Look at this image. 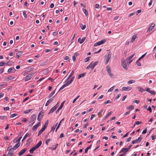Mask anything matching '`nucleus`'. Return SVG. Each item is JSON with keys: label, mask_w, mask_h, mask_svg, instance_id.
<instances>
[{"label": "nucleus", "mask_w": 156, "mask_h": 156, "mask_svg": "<svg viewBox=\"0 0 156 156\" xmlns=\"http://www.w3.org/2000/svg\"><path fill=\"white\" fill-rule=\"evenodd\" d=\"M74 78V76H73L72 78H71L70 80L68 81L65 84H64L61 87H60L59 91H60L62 90L65 87L69 86L73 81Z\"/></svg>", "instance_id": "f257e3e1"}, {"label": "nucleus", "mask_w": 156, "mask_h": 156, "mask_svg": "<svg viewBox=\"0 0 156 156\" xmlns=\"http://www.w3.org/2000/svg\"><path fill=\"white\" fill-rule=\"evenodd\" d=\"M98 61L95 62H92L90 63L86 67L87 69H88L90 68L92 70L93 69L94 67L98 64Z\"/></svg>", "instance_id": "f03ea898"}, {"label": "nucleus", "mask_w": 156, "mask_h": 156, "mask_svg": "<svg viewBox=\"0 0 156 156\" xmlns=\"http://www.w3.org/2000/svg\"><path fill=\"white\" fill-rule=\"evenodd\" d=\"M105 59L106 60V61L105 62V64L106 65L108 63L109 61L111 58V53L110 52H109L107 55L105 56Z\"/></svg>", "instance_id": "7ed1b4c3"}, {"label": "nucleus", "mask_w": 156, "mask_h": 156, "mask_svg": "<svg viewBox=\"0 0 156 156\" xmlns=\"http://www.w3.org/2000/svg\"><path fill=\"white\" fill-rule=\"evenodd\" d=\"M106 71L109 74V76L111 77H112L113 76V75L112 73H111V67L109 66H107L106 67Z\"/></svg>", "instance_id": "20e7f679"}, {"label": "nucleus", "mask_w": 156, "mask_h": 156, "mask_svg": "<svg viewBox=\"0 0 156 156\" xmlns=\"http://www.w3.org/2000/svg\"><path fill=\"white\" fill-rule=\"evenodd\" d=\"M106 41V40L105 39L102 40L101 41L98 42H97L96 43H95L94 45V46H96L98 45H101L104 44V43Z\"/></svg>", "instance_id": "39448f33"}, {"label": "nucleus", "mask_w": 156, "mask_h": 156, "mask_svg": "<svg viewBox=\"0 0 156 156\" xmlns=\"http://www.w3.org/2000/svg\"><path fill=\"white\" fill-rule=\"evenodd\" d=\"M122 66L124 68L126 69H127V65L125 62V61L124 59H122L121 62Z\"/></svg>", "instance_id": "423d86ee"}, {"label": "nucleus", "mask_w": 156, "mask_h": 156, "mask_svg": "<svg viewBox=\"0 0 156 156\" xmlns=\"http://www.w3.org/2000/svg\"><path fill=\"white\" fill-rule=\"evenodd\" d=\"M142 139V137H139L137 139L133 140L132 141V143L133 144L136 143H138L141 141Z\"/></svg>", "instance_id": "0eeeda50"}, {"label": "nucleus", "mask_w": 156, "mask_h": 156, "mask_svg": "<svg viewBox=\"0 0 156 156\" xmlns=\"http://www.w3.org/2000/svg\"><path fill=\"white\" fill-rule=\"evenodd\" d=\"M155 26V24L154 23H152L148 28L147 30V32L148 33L151 31L153 29Z\"/></svg>", "instance_id": "6e6552de"}, {"label": "nucleus", "mask_w": 156, "mask_h": 156, "mask_svg": "<svg viewBox=\"0 0 156 156\" xmlns=\"http://www.w3.org/2000/svg\"><path fill=\"white\" fill-rule=\"evenodd\" d=\"M132 89V87H123L122 88V91H128L131 90Z\"/></svg>", "instance_id": "1a4fd4ad"}, {"label": "nucleus", "mask_w": 156, "mask_h": 156, "mask_svg": "<svg viewBox=\"0 0 156 156\" xmlns=\"http://www.w3.org/2000/svg\"><path fill=\"white\" fill-rule=\"evenodd\" d=\"M58 103H57V105H55L54 107L51 108L49 112L48 113V114H51L53 112L57 109V105L58 104Z\"/></svg>", "instance_id": "9d476101"}, {"label": "nucleus", "mask_w": 156, "mask_h": 156, "mask_svg": "<svg viewBox=\"0 0 156 156\" xmlns=\"http://www.w3.org/2000/svg\"><path fill=\"white\" fill-rule=\"evenodd\" d=\"M129 150V148H124L121 150L120 152V153H121L122 152H124V154H124V155Z\"/></svg>", "instance_id": "9b49d317"}, {"label": "nucleus", "mask_w": 156, "mask_h": 156, "mask_svg": "<svg viewBox=\"0 0 156 156\" xmlns=\"http://www.w3.org/2000/svg\"><path fill=\"white\" fill-rule=\"evenodd\" d=\"M7 150L9 151L8 153L13 154L14 153V150L12 149V147H7Z\"/></svg>", "instance_id": "f8f14e48"}, {"label": "nucleus", "mask_w": 156, "mask_h": 156, "mask_svg": "<svg viewBox=\"0 0 156 156\" xmlns=\"http://www.w3.org/2000/svg\"><path fill=\"white\" fill-rule=\"evenodd\" d=\"M36 118V116L35 115H32L30 117V122L34 121L35 120Z\"/></svg>", "instance_id": "ddd939ff"}, {"label": "nucleus", "mask_w": 156, "mask_h": 156, "mask_svg": "<svg viewBox=\"0 0 156 156\" xmlns=\"http://www.w3.org/2000/svg\"><path fill=\"white\" fill-rule=\"evenodd\" d=\"M27 150V148H25L21 150L19 153V155L21 156L23 155L26 151Z\"/></svg>", "instance_id": "4468645a"}, {"label": "nucleus", "mask_w": 156, "mask_h": 156, "mask_svg": "<svg viewBox=\"0 0 156 156\" xmlns=\"http://www.w3.org/2000/svg\"><path fill=\"white\" fill-rule=\"evenodd\" d=\"M146 90L152 94L154 95L155 94V92L154 91L151 90L149 88H147Z\"/></svg>", "instance_id": "2eb2a0df"}, {"label": "nucleus", "mask_w": 156, "mask_h": 156, "mask_svg": "<svg viewBox=\"0 0 156 156\" xmlns=\"http://www.w3.org/2000/svg\"><path fill=\"white\" fill-rule=\"evenodd\" d=\"M40 124V122H39L35 125L32 128L33 130H36Z\"/></svg>", "instance_id": "dca6fc26"}, {"label": "nucleus", "mask_w": 156, "mask_h": 156, "mask_svg": "<svg viewBox=\"0 0 156 156\" xmlns=\"http://www.w3.org/2000/svg\"><path fill=\"white\" fill-rule=\"evenodd\" d=\"M136 88L138 90L141 92H143L145 91V90L141 87H136Z\"/></svg>", "instance_id": "f3484780"}, {"label": "nucleus", "mask_w": 156, "mask_h": 156, "mask_svg": "<svg viewBox=\"0 0 156 156\" xmlns=\"http://www.w3.org/2000/svg\"><path fill=\"white\" fill-rule=\"evenodd\" d=\"M44 113V112H42V111H41L40 112V113H39L38 115V117H37V120L38 121H40L41 120L42 117H43V115H42V117L41 118L40 117V114H42Z\"/></svg>", "instance_id": "a211bd4d"}, {"label": "nucleus", "mask_w": 156, "mask_h": 156, "mask_svg": "<svg viewBox=\"0 0 156 156\" xmlns=\"http://www.w3.org/2000/svg\"><path fill=\"white\" fill-rule=\"evenodd\" d=\"M31 78V75L29 74L27 75L25 79V81H27L30 80Z\"/></svg>", "instance_id": "6ab92c4d"}, {"label": "nucleus", "mask_w": 156, "mask_h": 156, "mask_svg": "<svg viewBox=\"0 0 156 156\" xmlns=\"http://www.w3.org/2000/svg\"><path fill=\"white\" fill-rule=\"evenodd\" d=\"M15 69L14 68H9L8 71V73H14L15 72Z\"/></svg>", "instance_id": "aec40b11"}, {"label": "nucleus", "mask_w": 156, "mask_h": 156, "mask_svg": "<svg viewBox=\"0 0 156 156\" xmlns=\"http://www.w3.org/2000/svg\"><path fill=\"white\" fill-rule=\"evenodd\" d=\"M14 78L12 76H9L8 77L5 78V80L7 81H8L9 80L13 79Z\"/></svg>", "instance_id": "412c9836"}, {"label": "nucleus", "mask_w": 156, "mask_h": 156, "mask_svg": "<svg viewBox=\"0 0 156 156\" xmlns=\"http://www.w3.org/2000/svg\"><path fill=\"white\" fill-rule=\"evenodd\" d=\"M42 141H40L34 147L36 148H38L41 144Z\"/></svg>", "instance_id": "4be33fe9"}, {"label": "nucleus", "mask_w": 156, "mask_h": 156, "mask_svg": "<svg viewBox=\"0 0 156 156\" xmlns=\"http://www.w3.org/2000/svg\"><path fill=\"white\" fill-rule=\"evenodd\" d=\"M23 54V53L21 51H19L16 54V57L17 58H19Z\"/></svg>", "instance_id": "5701e85b"}, {"label": "nucleus", "mask_w": 156, "mask_h": 156, "mask_svg": "<svg viewBox=\"0 0 156 156\" xmlns=\"http://www.w3.org/2000/svg\"><path fill=\"white\" fill-rule=\"evenodd\" d=\"M85 37H83L81 40L80 38H79L78 39V41H79L80 40V41H79L80 43V44H82L85 40Z\"/></svg>", "instance_id": "b1692460"}, {"label": "nucleus", "mask_w": 156, "mask_h": 156, "mask_svg": "<svg viewBox=\"0 0 156 156\" xmlns=\"http://www.w3.org/2000/svg\"><path fill=\"white\" fill-rule=\"evenodd\" d=\"M37 149L34 147H33L30 149V153L32 154L33 153V152L35 150H36Z\"/></svg>", "instance_id": "393cba45"}, {"label": "nucleus", "mask_w": 156, "mask_h": 156, "mask_svg": "<svg viewBox=\"0 0 156 156\" xmlns=\"http://www.w3.org/2000/svg\"><path fill=\"white\" fill-rule=\"evenodd\" d=\"M45 130V129L44 128H42V129L39 131L38 134V136H39Z\"/></svg>", "instance_id": "a878e982"}, {"label": "nucleus", "mask_w": 156, "mask_h": 156, "mask_svg": "<svg viewBox=\"0 0 156 156\" xmlns=\"http://www.w3.org/2000/svg\"><path fill=\"white\" fill-rule=\"evenodd\" d=\"M28 136H30V135L28 133H27L24 136L23 140H22V141H23Z\"/></svg>", "instance_id": "bb28decb"}, {"label": "nucleus", "mask_w": 156, "mask_h": 156, "mask_svg": "<svg viewBox=\"0 0 156 156\" xmlns=\"http://www.w3.org/2000/svg\"><path fill=\"white\" fill-rule=\"evenodd\" d=\"M136 38V35H134L133 36L131 40V43H133V42L134 41H135V39Z\"/></svg>", "instance_id": "cd10ccee"}, {"label": "nucleus", "mask_w": 156, "mask_h": 156, "mask_svg": "<svg viewBox=\"0 0 156 156\" xmlns=\"http://www.w3.org/2000/svg\"><path fill=\"white\" fill-rule=\"evenodd\" d=\"M82 10L85 14V16H87L88 15V11L85 9L83 8L82 9Z\"/></svg>", "instance_id": "c85d7f7f"}, {"label": "nucleus", "mask_w": 156, "mask_h": 156, "mask_svg": "<svg viewBox=\"0 0 156 156\" xmlns=\"http://www.w3.org/2000/svg\"><path fill=\"white\" fill-rule=\"evenodd\" d=\"M64 119V118H63V119H62L61 120V121L58 124L56 129V130H55V131L56 132L57 129H58V128L59 127V126H60V125L61 124V123L62 122Z\"/></svg>", "instance_id": "c756f323"}, {"label": "nucleus", "mask_w": 156, "mask_h": 156, "mask_svg": "<svg viewBox=\"0 0 156 156\" xmlns=\"http://www.w3.org/2000/svg\"><path fill=\"white\" fill-rule=\"evenodd\" d=\"M86 74V73H83L80 74L79 76V77L78 78V79H80L83 77L85 76Z\"/></svg>", "instance_id": "7c9ffc66"}, {"label": "nucleus", "mask_w": 156, "mask_h": 156, "mask_svg": "<svg viewBox=\"0 0 156 156\" xmlns=\"http://www.w3.org/2000/svg\"><path fill=\"white\" fill-rule=\"evenodd\" d=\"M32 141V140L30 138L28 139L27 142V145H29V144H30L31 142Z\"/></svg>", "instance_id": "2f4dec72"}, {"label": "nucleus", "mask_w": 156, "mask_h": 156, "mask_svg": "<svg viewBox=\"0 0 156 156\" xmlns=\"http://www.w3.org/2000/svg\"><path fill=\"white\" fill-rule=\"evenodd\" d=\"M92 145L91 144L85 150V153H86L88 151V150L90 149Z\"/></svg>", "instance_id": "473e14b6"}, {"label": "nucleus", "mask_w": 156, "mask_h": 156, "mask_svg": "<svg viewBox=\"0 0 156 156\" xmlns=\"http://www.w3.org/2000/svg\"><path fill=\"white\" fill-rule=\"evenodd\" d=\"M48 61H45L44 62H42L40 63V65L41 66H44L47 63Z\"/></svg>", "instance_id": "72a5a7b5"}, {"label": "nucleus", "mask_w": 156, "mask_h": 156, "mask_svg": "<svg viewBox=\"0 0 156 156\" xmlns=\"http://www.w3.org/2000/svg\"><path fill=\"white\" fill-rule=\"evenodd\" d=\"M57 124H58V123H57L55 125H54L52 126V127H51V131H54Z\"/></svg>", "instance_id": "f704fd0d"}, {"label": "nucleus", "mask_w": 156, "mask_h": 156, "mask_svg": "<svg viewBox=\"0 0 156 156\" xmlns=\"http://www.w3.org/2000/svg\"><path fill=\"white\" fill-rule=\"evenodd\" d=\"M134 108V106L133 105H130L129 107H126L127 109L129 110L133 109Z\"/></svg>", "instance_id": "c9c22d12"}, {"label": "nucleus", "mask_w": 156, "mask_h": 156, "mask_svg": "<svg viewBox=\"0 0 156 156\" xmlns=\"http://www.w3.org/2000/svg\"><path fill=\"white\" fill-rule=\"evenodd\" d=\"M135 81L134 80H131L128 81V84H132L135 83Z\"/></svg>", "instance_id": "e433bc0d"}, {"label": "nucleus", "mask_w": 156, "mask_h": 156, "mask_svg": "<svg viewBox=\"0 0 156 156\" xmlns=\"http://www.w3.org/2000/svg\"><path fill=\"white\" fill-rule=\"evenodd\" d=\"M64 103V101L63 102L61 103V104L60 106V107L58 109V110H59L62 108V107L63 106Z\"/></svg>", "instance_id": "4c0bfd02"}, {"label": "nucleus", "mask_w": 156, "mask_h": 156, "mask_svg": "<svg viewBox=\"0 0 156 156\" xmlns=\"http://www.w3.org/2000/svg\"><path fill=\"white\" fill-rule=\"evenodd\" d=\"M32 110V109H29L27 110L24 112V113L25 114H27L29 113V112H30L31 110Z\"/></svg>", "instance_id": "58836bf2"}, {"label": "nucleus", "mask_w": 156, "mask_h": 156, "mask_svg": "<svg viewBox=\"0 0 156 156\" xmlns=\"http://www.w3.org/2000/svg\"><path fill=\"white\" fill-rule=\"evenodd\" d=\"M80 27H81V29L82 30H84L85 29V28L86 27V26L85 25H83V24H82V25H80Z\"/></svg>", "instance_id": "ea45409f"}, {"label": "nucleus", "mask_w": 156, "mask_h": 156, "mask_svg": "<svg viewBox=\"0 0 156 156\" xmlns=\"http://www.w3.org/2000/svg\"><path fill=\"white\" fill-rule=\"evenodd\" d=\"M48 124V120H47V122H45V123L44 124V126L43 127V128H44L45 129L47 126Z\"/></svg>", "instance_id": "a19ab883"}, {"label": "nucleus", "mask_w": 156, "mask_h": 156, "mask_svg": "<svg viewBox=\"0 0 156 156\" xmlns=\"http://www.w3.org/2000/svg\"><path fill=\"white\" fill-rule=\"evenodd\" d=\"M54 100V99L53 98V99H52V98H51L50 99H49V100H48L47 102V103H48V104L49 105L51 103L53 100Z\"/></svg>", "instance_id": "79ce46f5"}, {"label": "nucleus", "mask_w": 156, "mask_h": 156, "mask_svg": "<svg viewBox=\"0 0 156 156\" xmlns=\"http://www.w3.org/2000/svg\"><path fill=\"white\" fill-rule=\"evenodd\" d=\"M140 60H139V59L137 61L136 64L138 66H141L140 62Z\"/></svg>", "instance_id": "37998d69"}, {"label": "nucleus", "mask_w": 156, "mask_h": 156, "mask_svg": "<svg viewBox=\"0 0 156 156\" xmlns=\"http://www.w3.org/2000/svg\"><path fill=\"white\" fill-rule=\"evenodd\" d=\"M23 16L25 18H27V14L26 13V12L25 11H23Z\"/></svg>", "instance_id": "c03bdc74"}, {"label": "nucleus", "mask_w": 156, "mask_h": 156, "mask_svg": "<svg viewBox=\"0 0 156 156\" xmlns=\"http://www.w3.org/2000/svg\"><path fill=\"white\" fill-rule=\"evenodd\" d=\"M7 118V116H0V119L1 120H3Z\"/></svg>", "instance_id": "a18cd8bd"}, {"label": "nucleus", "mask_w": 156, "mask_h": 156, "mask_svg": "<svg viewBox=\"0 0 156 156\" xmlns=\"http://www.w3.org/2000/svg\"><path fill=\"white\" fill-rule=\"evenodd\" d=\"M17 115V114L16 113L12 114H11V116H10V118H13L14 117L16 116Z\"/></svg>", "instance_id": "49530a36"}, {"label": "nucleus", "mask_w": 156, "mask_h": 156, "mask_svg": "<svg viewBox=\"0 0 156 156\" xmlns=\"http://www.w3.org/2000/svg\"><path fill=\"white\" fill-rule=\"evenodd\" d=\"M111 103V102L109 100H108L107 101H105V102H104V104L105 105H106V104H108Z\"/></svg>", "instance_id": "de8ad7c7"}, {"label": "nucleus", "mask_w": 156, "mask_h": 156, "mask_svg": "<svg viewBox=\"0 0 156 156\" xmlns=\"http://www.w3.org/2000/svg\"><path fill=\"white\" fill-rule=\"evenodd\" d=\"M51 140L50 139H48L45 141V144L47 145H48L49 142Z\"/></svg>", "instance_id": "09e8293b"}, {"label": "nucleus", "mask_w": 156, "mask_h": 156, "mask_svg": "<svg viewBox=\"0 0 156 156\" xmlns=\"http://www.w3.org/2000/svg\"><path fill=\"white\" fill-rule=\"evenodd\" d=\"M80 97V96L79 95L78 96H77L76 98H75L74 100L73 101V103H74L75 101H76V100L79 98Z\"/></svg>", "instance_id": "8fccbe9b"}, {"label": "nucleus", "mask_w": 156, "mask_h": 156, "mask_svg": "<svg viewBox=\"0 0 156 156\" xmlns=\"http://www.w3.org/2000/svg\"><path fill=\"white\" fill-rule=\"evenodd\" d=\"M20 145V143H17L15 145V146L16 148H17Z\"/></svg>", "instance_id": "3c124183"}, {"label": "nucleus", "mask_w": 156, "mask_h": 156, "mask_svg": "<svg viewBox=\"0 0 156 156\" xmlns=\"http://www.w3.org/2000/svg\"><path fill=\"white\" fill-rule=\"evenodd\" d=\"M95 7L97 9H99L100 8V5L98 4H96L95 5Z\"/></svg>", "instance_id": "603ef678"}, {"label": "nucleus", "mask_w": 156, "mask_h": 156, "mask_svg": "<svg viewBox=\"0 0 156 156\" xmlns=\"http://www.w3.org/2000/svg\"><path fill=\"white\" fill-rule=\"evenodd\" d=\"M146 53H145L144 54L142 55L139 58V60H140L142 58H143L145 56V55L146 54Z\"/></svg>", "instance_id": "864d4df0"}, {"label": "nucleus", "mask_w": 156, "mask_h": 156, "mask_svg": "<svg viewBox=\"0 0 156 156\" xmlns=\"http://www.w3.org/2000/svg\"><path fill=\"white\" fill-rule=\"evenodd\" d=\"M6 64V63L5 62H0V66H2Z\"/></svg>", "instance_id": "5fc2aeb1"}, {"label": "nucleus", "mask_w": 156, "mask_h": 156, "mask_svg": "<svg viewBox=\"0 0 156 156\" xmlns=\"http://www.w3.org/2000/svg\"><path fill=\"white\" fill-rule=\"evenodd\" d=\"M115 86H113V87H111L108 90V92H111L112 91L113 89V87H115Z\"/></svg>", "instance_id": "6e6d98bb"}, {"label": "nucleus", "mask_w": 156, "mask_h": 156, "mask_svg": "<svg viewBox=\"0 0 156 156\" xmlns=\"http://www.w3.org/2000/svg\"><path fill=\"white\" fill-rule=\"evenodd\" d=\"M132 58L130 56L128 57L126 59V61L127 62H128V61L130 60Z\"/></svg>", "instance_id": "4d7b16f0"}, {"label": "nucleus", "mask_w": 156, "mask_h": 156, "mask_svg": "<svg viewBox=\"0 0 156 156\" xmlns=\"http://www.w3.org/2000/svg\"><path fill=\"white\" fill-rule=\"evenodd\" d=\"M90 57L86 58L85 59V62H87L88 61L90 60Z\"/></svg>", "instance_id": "13d9d810"}, {"label": "nucleus", "mask_w": 156, "mask_h": 156, "mask_svg": "<svg viewBox=\"0 0 156 156\" xmlns=\"http://www.w3.org/2000/svg\"><path fill=\"white\" fill-rule=\"evenodd\" d=\"M153 2V0H151L150 2L148 3V5L150 6L152 5Z\"/></svg>", "instance_id": "bf43d9fd"}, {"label": "nucleus", "mask_w": 156, "mask_h": 156, "mask_svg": "<svg viewBox=\"0 0 156 156\" xmlns=\"http://www.w3.org/2000/svg\"><path fill=\"white\" fill-rule=\"evenodd\" d=\"M121 94H119L116 97H115V99H118L119 98V97L120 96Z\"/></svg>", "instance_id": "052dcab7"}, {"label": "nucleus", "mask_w": 156, "mask_h": 156, "mask_svg": "<svg viewBox=\"0 0 156 156\" xmlns=\"http://www.w3.org/2000/svg\"><path fill=\"white\" fill-rule=\"evenodd\" d=\"M13 154L10 153H8L7 156H15V155L13 156Z\"/></svg>", "instance_id": "680f3d73"}, {"label": "nucleus", "mask_w": 156, "mask_h": 156, "mask_svg": "<svg viewBox=\"0 0 156 156\" xmlns=\"http://www.w3.org/2000/svg\"><path fill=\"white\" fill-rule=\"evenodd\" d=\"M147 110L149 111L151 113L152 112V109L151 107H149L147 109Z\"/></svg>", "instance_id": "e2e57ef3"}, {"label": "nucleus", "mask_w": 156, "mask_h": 156, "mask_svg": "<svg viewBox=\"0 0 156 156\" xmlns=\"http://www.w3.org/2000/svg\"><path fill=\"white\" fill-rule=\"evenodd\" d=\"M147 128H146V129H145L143 131L142 133H143V134L146 133L147 132Z\"/></svg>", "instance_id": "0e129e2a"}, {"label": "nucleus", "mask_w": 156, "mask_h": 156, "mask_svg": "<svg viewBox=\"0 0 156 156\" xmlns=\"http://www.w3.org/2000/svg\"><path fill=\"white\" fill-rule=\"evenodd\" d=\"M64 136V134L63 133H61L60 136L59 138H62Z\"/></svg>", "instance_id": "69168bd1"}, {"label": "nucleus", "mask_w": 156, "mask_h": 156, "mask_svg": "<svg viewBox=\"0 0 156 156\" xmlns=\"http://www.w3.org/2000/svg\"><path fill=\"white\" fill-rule=\"evenodd\" d=\"M74 74V71L73 70L72 71L71 73L69 75V77H71Z\"/></svg>", "instance_id": "338daca9"}, {"label": "nucleus", "mask_w": 156, "mask_h": 156, "mask_svg": "<svg viewBox=\"0 0 156 156\" xmlns=\"http://www.w3.org/2000/svg\"><path fill=\"white\" fill-rule=\"evenodd\" d=\"M69 58V57L68 56H66L64 58L65 60H68Z\"/></svg>", "instance_id": "774afa93"}]
</instances>
